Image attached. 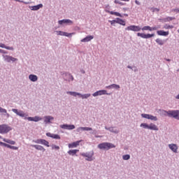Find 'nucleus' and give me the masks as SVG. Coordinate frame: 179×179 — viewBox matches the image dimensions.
I'll use <instances>...</instances> for the list:
<instances>
[{"label":"nucleus","instance_id":"f257e3e1","mask_svg":"<svg viewBox=\"0 0 179 179\" xmlns=\"http://www.w3.org/2000/svg\"><path fill=\"white\" fill-rule=\"evenodd\" d=\"M162 114L165 116H168L170 118H175V120H179V110H162Z\"/></svg>","mask_w":179,"mask_h":179},{"label":"nucleus","instance_id":"f03ea898","mask_svg":"<svg viewBox=\"0 0 179 179\" xmlns=\"http://www.w3.org/2000/svg\"><path fill=\"white\" fill-rule=\"evenodd\" d=\"M99 149H103L104 150H108L109 149H113L115 148V145L111 143H102L98 145Z\"/></svg>","mask_w":179,"mask_h":179},{"label":"nucleus","instance_id":"7ed1b4c3","mask_svg":"<svg viewBox=\"0 0 179 179\" xmlns=\"http://www.w3.org/2000/svg\"><path fill=\"white\" fill-rule=\"evenodd\" d=\"M12 127L6 124H0V134H5L10 132Z\"/></svg>","mask_w":179,"mask_h":179},{"label":"nucleus","instance_id":"20e7f679","mask_svg":"<svg viewBox=\"0 0 179 179\" xmlns=\"http://www.w3.org/2000/svg\"><path fill=\"white\" fill-rule=\"evenodd\" d=\"M81 156H83V157H86V160L87 162H92V160H94V158H93V156L94 155V153L93 152H83L80 154Z\"/></svg>","mask_w":179,"mask_h":179},{"label":"nucleus","instance_id":"39448f33","mask_svg":"<svg viewBox=\"0 0 179 179\" xmlns=\"http://www.w3.org/2000/svg\"><path fill=\"white\" fill-rule=\"evenodd\" d=\"M141 27L136 25H130L126 28L128 31H141Z\"/></svg>","mask_w":179,"mask_h":179},{"label":"nucleus","instance_id":"423d86ee","mask_svg":"<svg viewBox=\"0 0 179 179\" xmlns=\"http://www.w3.org/2000/svg\"><path fill=\"white\" fill-rule=\"evenodd\" d=\"M13 113H15L17 115H19V117H22L27 118V114L24 113L23 110H19L16 108H13L12 109Z\"/></svg>","mask_w":179,"mask_h":179},{"label":"nucleus","instance_id":"0eeeda50","mask_svg":"<svg viewBox=\"0 0 179 179\" xmlns=\"http://www.w3.org/2000/svg\"><path fill=\"white\" fill-rule=\"evenodd\" d=\"M141 117L143 118H146L147 120H151V121H157V117L152 115L143 113L141 114Z\"/></svg>","mask_w":179,"mask_h":179},{"label":"nucleus","instance_id":"6e6552de","mask_svg":"<svg viewBox=\"0 0 179 179\" xmlns=\"http://www.w3.org/2000/svg\"><path fill=\"white\" fill-rule=\"evenodd\" d=\"M138 37H141V38H152V37H155V34H142V33H138L137 34Z\"/></svg>","mask_w":179,"mask_h":179},{"label":"nucleus","instance_id":"1a4fd4ad","mask_svg":"<svg viewBox=\"0 0 179 179\" xmlns=\"http://www.w3.org/2000/svg\"><path fill=\"white\" fill-rule=\"evenodd\" d=\"M3 57L6 62H11V61L12 62H15V61L17 60V59L9 55H3Z\"/></svg>","mask_w":179,"mask_h":179},{"label":"nucleus","instance_id":"9d476101","mask_svg":"<svg viewBox=\"0 0 179 179\" xmlns=\"http://www.w3.org/2000/svg\"><path fill=\"white\" fill-rule=\"evenodd\" d=\"M60 128L62 129H75V125L73 124H62L60 125Z\"/></svg>","mask_w":179,"mask_h":179},{"label":"nucleus","instance_id":"9b49d317","mask_svg":"<svg viewBox=\"0 0 179 179\" xmlns=\"http://www.w3.org/2000/svg\"><path fill=\"white\" fill-rule=\"evenodd\" d=\"M59 24H73V22L71 20H62L58 21Z\"/></svg>","mask_w":179,"mask_h":179},{"label":"nucleus","instance_id":"f8f14e48","mask_svg":"<svg viewBox=\"0 0 179 179\" xmlns=\"http://www.w3.org/2000/svg\"><path fill=\"white\" fill-rule=\"evenodd\" d=\"M58 36H65L66 37H71L73 34H75V33H68V32H64L62 31H57Z\"/></svg>","mask_w":179,"mask_h":179},{"label":"nucleus","instance_id":"ddd939ff","mask_svg":"<svg viewBox=\"0 0 179 179\" xmlns=\"http://www.w3.org/2000/svg\"><path fill=\"white\" fill-rule=\"evenodd\" d=\"M169 148L173 153H177V150H178V147L176 144H169Z\"/></svg>","mask_w":179,"mask_h":179},{"label":"nucleus","instance_id":"4468645a","mask_svg":"<svg viewBox=\"0 0 179 179\" xmlns=\"http://www.w3.org/2000/svg\"><path fill=\"white\" fill-rule=\"evenodd\" d=\"M46 136H48L49 138H52L53 139H61V136H59V135L51 133H46Z\"/></svg>","mask_w":179,"mask_h":179},{"label":"nucleus","instance_id":"2eb2a0df","mask_svg":"<svg viewBox=\"0 0 179 179\" xmlns=\"http://www.w3.org/2000/svg\"><path fill=\"white\" fill-rule=\"evenodd\" d=\"M93 38H94V36L92 35L87 36V37L81 40V43H88V41H91V40H93Z\"/></svg>","mask_w":179,"mask_h":179},{"label":"nucleus","instance_id":"dca6fc26","mask_svg":"<svg viewBox=\"0 0 179 179\" xmlns=\"http://www.w3.org/2000/svg\"><path fill=\"white\" fill-rule=\"evenodd\" d=\"M54 120V117L52 116H45L44 117V122L45 124H50L51 121Z\"/></svg>","mask_w":179,"mask_h":179},{"label":"nucleus","instance_id":"f3484780","mask_svg":"<svg viewBox=\"0 0 179 179\" xmlns=\"http://www.w3.org/2000/svg\"><path fill=\"white\" fill-rule=\"evenodd\" d=\"M148 129H151V131H159V127L156 124L151 123L148 125Z\"/></svg>","mask_w":179,"mask_h":179},{"label":"nucleus","instance_id":"a211bd4d","mask_svg":"<svg viewBox=\"0 0 179 179\" xmlns=\"http://www.w3.org/2000/svg\"><path fill=\"white\" fill-rule=\"evenodd\" d=\"M32 148H35L36 150H41V152H44L45 150V148L43 147V145H31Z\"/></svg>","mask_w":179,"mask_h":179},{"label":"nucleus","instance_id":"6ab92c4d","mask_svg":"<svg viewBox=\"0 0 179 179\" xmlns=\"http://www.w3.org/2000/svg\"><path fill=\"white\" fill-rule=\"evenodd\" d=\"M157 34H158V36H166L169 34V31H164V30H159V31H157Z\"/></svg>","mask_w":179,"mask_h":179},{"label":"nucleus","instance_id":"aec40b11","mask_svg":"<svg viewBox=\"0 0 179 179\" xmlns=\"http://www.w3.org/2000/svg\"><path fill=\"white\" fill-rule=\"evenodd\" d=\"M29 79L31 82H37V80H38V78L37 77V76H36L34 74H31L29 76Z\"/></svg>","mask_w":179,"mask_h":179},{"label":"nucleus","instance_id":"412c9836","mask_svg":"<svg viewBox=\"0 0 179 179\" xmlns=\"http://www.w3.org/2000/svg\"><path fill=\"white\" fill-rule=\"evenodd\" d=\"M29 8H30L31 10H38V9H41V8H43V4L33 6Z\"/></svg>","mask_w":179,"mask_h":179},{"label":"nucleus","instance_id":"4be33fe9","mask_svg":"<svg viewBox=\"0 0 179 179\" xmlns=\"http://www.w3.org/2000/svg\"><path fill=\"white\" fill-rule=\"evenodd\" d=\"M79 143H80V141L73 142L72 143L69 144V148H77L79 146Z\"/></svg>","mask_w":179,"mask_h":179},{"label":"nucleus","instance_id":"5701e85b","mask_svg":"<svg viewBox=\"0 0 179 179\" xmlns=\"http://www.w3.org/2000/svg\"><path fill=\"white\" fill-rule=\"evenodd\" d=\"M77 131L79 132L80 131H93L92 127H78Z\"/></svg>","mask_w":179,"mask_h":179},{"label":"nucleus","instance_id":"b1692460","mask_svg":"<svg viewBox=\"0 0 179 179\" xmlns=\"http://www.w3.org/2000/svg\"><path fill=\"white\" fill-rule=\"evenodd\" d=\"M107 12L108 13H110V15H114L115 16H119V17H122V15H121V13L118 12L110 11V10H108Z\"/></svg>","mask_w":179,"mask_h":179},{"label":"nucleus","instance_id":"393cba45","mask_svg":"<svg viewBox=\"0 0 179 179\" xmlns=\"http://www.w3.org/2000/svg\"><path fill=\"white\" fill-rule=\"evenodd\" d=\"M0 48H6V50H10L11 51H13V47L6 46L3 43H0Z\"/></svg>","mask_w":179,"mask_h":179},{"label":"nucleus","instance_id":"a878e982","mask_svg":"<svg viewBox=\"0 0 179 179\" xmlns=\"http://www.w3.org/2000/svg\"><path fill=\"white\" fill-rule=\"evenodd\" d=\"M77 152H79V150H70L68 151V154L70 155V156H75Z\"/></svg>","mask_w":179,"mask_h":179},{"label":"nucleus","instance_id":"bb28decb","mask_svg":"<svg viewBox=\"0 0 179 179\" xmlns=\"http://www.w3.org/2000/svg\"><path fill=\"white\" fill-rule=\"evenodd\" d=\"M117 19V23L118 24H121L122 26H125V21L120 18H116Z\"/></svg>","mask_w":179,"mask_h":179},{"label":"nucleus","instance_id":"cd10ccee","mask_svg":"<svg viewBox=\"0 0 179 179\" xmlns=\"http://www.w3.org/2000/svg\"><path fill=\"white\" fill-rule=\"evenodd\" d=\"M67 94H71V96H74V97H76V96H80V93L75 92H67Z\"/></svg>","mask_w":179,"mask_h":179},{"label":"nucleus","instance_id":"c85d7f7f","mask_svg":"<svg viewBox=\"0 0 179 179\" xmlns=\"http://www.w3.org/2000/svg\"><path fill=\"white\" fill-rule=\"evenodd\" d=\"M141 30H143V31H145L146 30H149V31H152V27L150 26H145L143 27Z\"/></svg>","mask_w":179,"mask_h":179},{"label":"nucleus","instance_id":"c756f323","mask_svg":"<svg viewBox=\"0 0 179 179\" xmlns=\"http://www.w3.org/2000/svg\"><path fill=\"white\" fill-rule=\"evenodd\" d=\"M44 145V146H47V148H50V143L47 141L46 140H42V144Z\"/></svg>","mask_w":179,"mask_h":179},{"label":"nucleus","instance_id":"7c9ffc66","mask_svg":"<svg viewBox=\"0 0 179 179\" xmlns=\"http://www.w3.org/2000/svg\"><path fill=\"white\" fill-rule=\"evenodd\" d=\"M155 41L157 44H159V45H163V44H164V42H163V41L160 38H157Z\"/></svg>","mask_w":179,"mask_h":179},{"label":"nucleus","instance_id":"2f4dec72","mask_svg":"<svg viewBox=\"0 0 179 179\" xmlns=\"http://www.w3.org/2000/svg\"><path fill=\"white\" fill-rule=\"evenodd\" d=\"M80 97H81L82 99H88V97H90V94H80Z\"/></svg>","mask_w":179,"mask_h":179},{"label":"nucleus","instance_id":"473e14b6","mask_svg":"<svg viewBox=\"0 0 179 179\" xmlns=\"http://www.w3.org/2000/svg\"><path fill=\"white\" fill-rule=\"evenodd\" d=\"M99 96H103V94H108L107 93V91L106 90H103L99 91Z\"/></svg>","mask_w":179,"mask_h":179},{"label":"nucleus","instance_id":"72a5a7b5","mask_svg":"<svg viewBox=\"0 0 179 179\" xmlns=\"http://www.w3.org/2000/svg\"><path fill=\"white\" fill-rule=\"evenodd\" d=\"M176 17H167L165 18V22H171V20H175Z\"/></svg>","mask_w":179,"mask_h":179},{"label":"nucleus","instance_id":"f704fd0d","mask_svg":"<svg viewBox=\"0 0 179 179\" xmlns=\"http://www.w3.org/2000/svg\"><path fill=\"white\" fill-rule=\"evenodd\" d=\"M140 127H143L145 129H149V124L146 123H142Z\"/></svg>","mask_w":179,"mask_h":179},{"label":"nucleus","instance_id":"c9c22d12","mask_svg":"<svg viewBox=\"0 0 179 179\" xmlns=\"http://www.w3.org/2000/svg\"><path fill=\"white\" fill-rule=\"evenodd\" d=\"M123 160H129L131 159V156L129 155H124L122 156Z\"/></svg>","mask_w":179,"mask_h":179},{"label":"nucleus","instance_id":"e433bc0d","mask_svg":"<svg viewBox=\"0 0 179 179\" xmlns=\"http://www.w3.org/2000/svg\"><path fill=\"white\" fill-rule=\"evenodd\" d=\"M38 121H41V117H40L38 116H35L34 117V122H38Z\"/></svg>","mask_w":179,"mask_h":179},{"label":"nucleus","instance_id":"4c0bfd02","mask_svg":"<svg viewBox=\"0 0 179 179\" xmlns=\"http://www.w3.org/2000/svg\"><path fill=\"white\" fill-rule=\"evenodd\" d=\"M164 29H174V26L173 25H169V24H165L164 26Z\"/></svg>","mask_w":179,"mask_h":179},{"label":"nucleus","instance_id":"58836bf2","mask_svg":"<svg viewBox=\"0 0 179 179\" xmlns=\"http://www.w3.org/2000/svg\"><path fill=\"white\" fill-rule=\"evenodd\" d=\"M43 139L40 138V139H37L36 141H33V142H34V143H38V144L41 145L43 143Z\"/></svg>","mask_w":179,"mask_h":179},{"label":"nucleus","instance_id":"ea45409f","mask_svg":"<svg viewBox=\"0 0 179 179\" xmlns=\"http://www.w3.org/2000/svg\"><path fill=\"white\" fill-rule=\"evenodd\" d=\"M106 129H108L109 131H110V132H115V134H118V130L114 131V128L113 127H110L108 129L106 128Z\"/></svg>","mask_w":179,"mask_h":179},{"label":"nucleus","instance_id":"a19ab883","mask_svg":"<svg viewBox=\"0 0 179 179\" xmlns=\"http://www.w3.org/2000/svg\"><path fill=\"white\" fill-rule=\"evenodd\" d=\"M52 149L54 150H59V146H58V145H52Z\"/></svg>","mask_w":179,"mask_h":179},{"label":"nucleus","instance_id":"79ce46f5","mask_svg":"<svg viewBox=\"0 0 179 179\" xmlns=\"http://www.w3.org/2000/svg\"><path fill=\"white\" fill-rule=\"evenodd\" d=\"M111 86H112V87H113L114 89H120V85H119L112 84Z\"/></svg>","mask_w":179,"mask_h":179},{"label":"nucleus","instance_id":"37998d69","mask_svg":"<svg viewBox=\"0 0 179 179\" xmlns=\"http://www.w3.org/2000/svg\"><path fill=\"white\" fill-rule=\"evenodd\" d=\"M157 29H160V27H151V31L157 30Z\"/></svg>","mask_w":179,"mask_h":179},{"label":"nucleus","instance_id":"c03bdc74","mask_svg":"<svg viewBox=\"0 0 179 179\" xmlns=\"http://www.w3.org/2000/svg\"><path fill=\"white\" fill-rule=\"evenodd\" d=\"M0 113H7V110H6V109H3V108H1V107H0Z\"/></svg>","mask_w":179,"mask_h":179},{"label":"nucleus","instance_id":"a18cd8bd","mask_svg":"<svg viewBox=\"0 0 179 179\" xmlns=\"http://www.w3.org/2000/svg\"><path fill=\"white\" fill-rule=\"evenodd\" d=\"M3 142H6V143H10V141L9 139L7 138H3Z\"/></svg>","mask_w":179,"mask_h":179},{"label":"nucleus","instance_id":"49530a36","mask_svg":"<svg viewBox=\"0 0 179 179\" xmlns=\"http://www.w3.org/2000/svg\"><path fill=\"white\" fill-rule=\"evenodd\" d=\"M110 24H115V23H117V18L116 20H111V21H109Z\"/></svg>","mask_w":179,"mask_h":179},{"label":"nucleus","instance_id":"de8ad7c7","mask_svg":"<svg viewBox=\"0 0 179 179\" xmlns=\"http://www.w3.org/2000/svg\"><path fill=\"white\" fill-rule=\"evenodd\" d=\"M10 149H13V150H17V149H19V148H17L16 146L11 145Z\"/></svg>","mask_w":179,"mask_h":179},{"label":"nucleus","instance_id":"09e8293b","mask_svg":"<svg viewBox=\"0 0 179 179\" xmlns=\"http://www.w3.org/2000/svg\"><path fill=\"white\" fill-rule=\"evenodd\" d=\"M16 2H21V3H25V5H27V3H27V2H25V1H22V0H15Z\"/></svg>","mask_w":179,"mask_h":179},{"label":"nucleus","instance_id":"8fccbe9b","mask_svg":"<svg viewBox=\"0 0 179 179\" xmlns=\"http://www.w3.org/2000/svg\"><path fill=\"white\" fill-rule=\"evenodd\" d=\"M0 53L1 54H8V52H6V51H5V50H3L2 49H0Z\"/></svg>","mask_w":179,"mask_h":179},{"label":"nucleus","instance_id":"3c124183","mask_svg":"<svg viewBox=\"0 0 179 179\" xmlns=\"http://www.w3.org/2000/svg\"><path fill=\"white\" fill-rule=\"evenodd\" d=\"M27 120H28V121H34V117H27Z\"/></svg>","mask_w":179,"mask_h":179},{"label":"nucleus","instance_id":"603ef678","mask_svg":"<svg viewBox=\"0 0 179 179\" xmlns=\"http://www.w3.org/2000/svg\"><path fill=\"white\" fill-rule=\"evenodd\" d=\"M92 96H94V97H96V96H99V91L94 92Z\"/></svg>","mask_w":179,"mask_h":179},{"label":"nucleus","instance_id":"864d4df0","mask_svg":"<svg viewBox=\"0 0 179 179\" xmlns=\"http://www.w3.org/2000/svg\"><path fill=\"white\" fill-rule=\"evenodd\" d=\"M16 143V142L15 141H10V143H9V144L10 145H15Z\"/></svg>","mask_w":179,"mask_h":179},{"label":"nucleus","instance_id":"5fc2aeb1","mask_svg":"<svg viewBox=\"0 0 179 179\" xmlns=\"http://www.w3.org/2000/svg\"><path fill=\"white\" fill-rule=\"evenodd\" d=\"M135 3H136V5H141V2H139L138 0L135 1Z\"/></svg>","mask_w":179,"mask_h":179},{"label":"nucleus","instance_id":"6e6d98bb","mask_svg":"<svg viewBox=\"0 0 179 179\" xmlns=\"http://www.w3.org/2000/svg\"><path fill=\"white\" fill-rule=\"evenodd\" d=\"M106 89H113V87L110 85H108L106 87Z\"/></svg>","mask_w":179,"mask_h":179},{"label":"nucleus","instance_id":"4d7b16f0","mask_svg":"<svg viewBox=\"0 0 179 179\" xmlns=\"http://www.w3.org/2000/svg\"><path fill=\"white\" fill-rule=\"evenodd\" d=\"M114 3H118V4H119V3H120V1L115 0V1H114Z\"/></svg>","mask_w":179,"mask_h":179},{"label":"nucleus","instance_id":"13d9d810","mask_svg":"<svg viewBox=\"0 0 179 179\" xmlns=\"http://www.w3.org/2000/svg\"><path fill=\"white\" fill-rule=\"evenodd\" d=\"M6 145H7V144L5 143H2V144H1V146H5V148H6Z\"/></svg>","mask_w":179,"mask_h":179},{"label":"nucleus","instance_id":"bf43d9fd","mask_svg":"<svg viewBox=\"0 0 179 179\" xmlns=\"http://www.w3.org/2000/svg\"><path fill=\"white\" fill-rule=\"evenodd\" d=\"M12 145H9V144H7V145L6 146V148H8V149H10V147H11Z\"/></svg>","mask_w":179,"mask_h":179},{"label":"nucleus","instance_id":"052dcab7","mask_svg":"<svg viewBox=\"0 0 179 179\" xmlns=\"http://www.w3.org/2000/svg\"><path fill=\"white\" fill-rule=\"evenodd\" d=\"M174 11L178 12L179 13V9L178 8L175 9Z\"/></svg>","mask_w":179,"mask_h":179},{"label":"nucleus","instance_id":"680f3d73","mask_svg":"<svg viewBox=\"0 0 179 179\" xmlns=\"http://www.w3.org/2000/svg\"><path fill=\"white\" fill-rule=\"evenodd\" d=\"M119 5L122 6V5H124V3H122V2H121V1H119Z\"/></svg>","mask_w":179,"mask_h":179},{"label":"nucleus","instance_id":"e2e57ef3","mask_svg":"<svg viewBox=\"0 0 179 179\" xmlns=\"http://www.w3.org/2000/svg\"><path fill=\"white\" fill-rule=\"evenodd\" d=\"M120 1H123V2H129V0H120Z\"/></svg>","mask_w":179,"mask_h":179},{"label":"nucleus","instance_id":"0e129e2a","mask_svg":"<svg viewBox=\"0 0 179 179\" xmlns=\"http://www.w3.org/2000/svg\"><path fill=\"white\" fill-rule=\"evenodd\" d=\"M155 10H157V12H159L160 10L159 8H155Z\"/></svg>","mask_w":179,"mask_h":179},{"label":"nucleus","instance_id":"69168bd1","mask_svg":"<svg viewBox=\"0 0 179 179\" xmlns=\"http://www.w3.org/2000/svg\"><path fill=\"white\" fill-rule=\"evenodd\" d=\"M124 16H126V17H128V14H124Z\"/></svg>","mask_w":179,"mask_h":179},{"label":"nucleus","instance_id":"338daca9","mask_svg":"<svg viewBox=\"0 0 179 179\" xmlns=\"http://www.w3.org/2000/svg\"><path fill=\"white\" fill-rule=\"evenodd\" d=\"M2 143H3V142H1V141H0V145H2Z\"/></svg>","mask_w":179,"mask_h":179},{"label":"nucleus","instance_id":"774afa93","mask_svg":"<svg viewBox=\"0 0 179 179\" xmlns=\"http://www.w3.org/2000/svg\"><path fill=\"white\" fill-rule=\"evenodd\" d=\"M128 68H129L130 69H132V67H131V66H128Z\"/></svg>","mask_w":179,"mask_h":179}]
</instances>
